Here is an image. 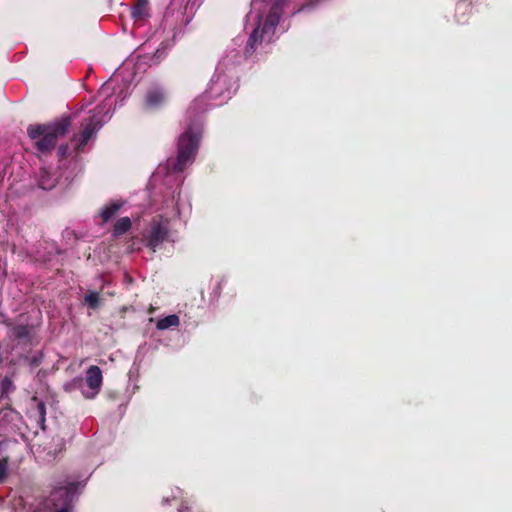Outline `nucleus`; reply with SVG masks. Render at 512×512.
Listing matches in <instances>:
<instances>
[{
	"label": "nucleus",
	"instance_id": "f257e3e1",
	"mask_svg": "<svg viewBox=\"0 0 512 512\" xmlns=\"http://www.w3.org/2000/svg\"><path fill=\"white\" fill-rule=\"evenodd\" d=\"M128 64L118 69L112 77L99 89L95 98V105L87 104L85 109L77 113L80 118L81 132L78 139L77 149H82L93 135L110 119L111 113L117 104L120 105L128 97L132 86V72L124 76Z\"/></svg>",
	"mask_w": 512,
	"mask_h": 512
},
{
	"label": "nucleus",
	"instance_id": "f03ea898",
	"mask_svg": "<svg viewBox=\"0 0 512 512\" xmlns=\"http://www.w3.org/2000/svg\"><path fill=\"white\" fill-rule=\"evenodd\" d=\"M284 0H253L246 17L245 30L249 32L246 52H254L263 42H270L279 22Z\"/></svg>",
	"mask_w": 512,
	"mask_h": 512
},
{
	"label": "nucleus",
	"instance_id": "7ed1b4c3",
	"mask_svg": "<svg viewBox=\"0 0 512 512\" xmlns=\"http://www.w3.org/2000/svg\"><path fill=\"white\" fill-rule=\"evenodd\" d=\"M234 58H236V55L226 56L219 61L207 90L192 102L189 108L191 113L204 111L208 107V105H203L204 100L209 99L215 102L214 105H220L230 99L236 92L238 85L235 72L236 60Z\"/></svg>",
	"mask_w": 512,
	"mask_h": 512
},
{
	"label": "nucleus",
	"instance_id": "20e7f679",
	"mask_svg": "<svg viewBox=\"0 0 512 512\" xmlns=\"http://www.w3.org/2000/svg\"><path fill=\"white\" fill-rule=\"evenodd\" d=\"M200 137V123L197 122L191 124L179 137L176 159H169L165 165H160L153 175L154 180L157 181L161 177H165L166 182H169L170 178L179 180L178 174L181 173L188 165L192 164L195 159Z\"/></svg>",
	"mask_w": 512,
	"mask_h": 512
},
{
	"label": "nucleus",
	"instance_id": "39448f33",
	"mask_svg": "<svg viewBox=\"0 0 512 512\" xmlns=\"http://www.w3.org/2000/svg\"><path fill=\"white\" fill-rule=\"evenodd\" d=\"M178 196L179 192L173 190L170 197L163 202L159 213L151 219L142 233L145 245L153 251L165 241H174L170 230V220L179 215Z\"/></svg>",
	"mask_w": 512,
	"mask_h": 512
},
{
	"label": "nucleus",
	"instance_id": "423d86ee",
	"mask_svg": "<svg viewBox=\"0 0 512 512\" xmlns=\"http://www.w3.org/2000/svg\"><path fill=\"white\" fill-rule=\"evenodd\" d=\"M83 487L81 482L64 479L58 481L43 503V510L47 512H72L71 503Z\"/></svg>",
	"mask_w": 512,
	"mask_h": 512
},
{
	"label": "nucleus",
	"instance_id": "0eeeda50",
	"mask_svg": "<svg viewBox=\"0 0 512 512\" xmlns=\"http://www.w3.org/2000/svg\"><path fill=\"white\" fill-rule=\"evenodd\" d=\"M70 127L68 119H62L51 125H31L28 135L35 142L37 149L44 153L54 148L58 138L67 133Z\"/></svg>",
	"mask_w": 512,
	"mask_h": 512
},
{
	"label": "nucleus",
	"instance_id": "6e6552de",
	"mask_svg": "<svg viewBox=\"0 0 512 512\" xmlns=\"http://www.w3.org/2000/svg\"><path fill=\"white\" fill-rule=\"evenodd\" d=\"M103 383L102 371L98 366H90L85 375L82 395L86 399H94L101 391Z\"/></svg>",
	"mask_w": 512,
	"mask_h": 512
},
{
	"label": "nucleus",
	"instance_id": "1a4fd4ad",
	"mask_svg": "<svg viewBox=\"0 0 512 512\" xmlns=\"http://www.w3.org/2000/svg\"><path fill=\"white\" fill-rule=\"evenodd\" d=\"M167 100L165 90L160 86H153L148 89L145 96V106L149 109H155L163 105Z\"/></svg>",
	"mask_w": 512,
	"mask_h": 512
},
{
	"label": "nucleus",
	"instance_id": "9d476101",
	"mask_svg": "<svg viewBox=\"0 0 512 512\" xmlns=\"http://www.w3.org/2000/svg\"><path fill=\"white\" fill-rule=\"evenodd\" d=\"M150 16L148 0H138V3L131 8V17L135 23H142Z\"/></svg>",
	"mask_w": 512,
	"mask_h": 512
},
{
	"label": "nucleus",
	"instance_id": "9b49d317",
	"mask_svg": "<svg viewBox=\"0 0 512 512\" xmlns=\"http://www.w3.org/2000/svg\"><path fill=\"white\" fill-rule=\"evenodd\" d=\"M180 324V319L177 315L172 314L161 318L156 323V328L158 330H166L172 327H177Z\"/></svg>",
	"mask_w": 512,
	"mask_h": 512
},
{
	"label": "nucleus",
	"instance_id": "f8f14e48",
	"mask_svg": "<svg viewBox=\"0 0 512 512\" xmlns=\"http://www.w3.org/2000/svg\"><path fill=\"white\" fill-rule=\"evenodd\" d=\"M38 184L40 188L50 190L56 185V179L47 170H41Z\"/></svg>",
	"mask_w": 512,
	"mask_h": 512
},
{
	"label": "nucleus",
	"instance_id": "ddd939ff",
	"mask_svg": "<svg viewBox=\"0 0 512 512\" xmlns=\"http://www.w3.org/2000/svg\"><path fill=\"white\" fill-rule=\"evenodd\" d=\"M131 227V220L129 217L119 219L114 226V235L120 236L127 232Z\"/></svg>",
	"mask_w": 512,
	"mask_h": 512
},
{
	"label": "nucleus",
	"instance_id": "4468645a",
	"mask_svg": "<svg viewBox=\"0 0 512 512\" xmlns=\"http://www.w3.org/2000/svg\"><path fill=\"white\" fill-rule=\"evenodd\" d=\"M121 203L113 202L107 206H105L101 211V217L103 221L110 220L115 213L120 209Z\"/></svg>",
	"mask_w": 512,
	"mask_h": 512
},
{
	"label": "nucleus",
	"instance_id": "2eb2a0df",
	"mask_svg": "<svg viewBox=\"0 0 512 512\" xmlns=\"http://www.w3.org/2000/svg\"><path fill=\"white\" fill-rule=\"evenodd\" d=\"M64 389L68 392L74 391V390H80L82 392L83 389V379L81 377H76L70 382L66 383L64 385Z\"/></svg>",
	"mask_w": 512,
	"mask_h": 512
},
{
	"label": "nucleus",
	"instance_id": "dca6fc26",
	"mask_svg": "<svg viewBox=\"0 0 512 512\" xmlns=\"http://www.w3.org/2000/svg\"><path fill=\"white\" fill-rule=\"evenodd\" d=\"M85 302L91 307L96 308L99 303V294L97 292H91L86 295Z\"/></svg>",
	"mask_w": 512,
	"mask_h": 512
},
{
	"label": "nucleus",
	"instance_id": "f3484780",
	"mask_svg": "<svg viewBox=\"0 0 512 512\" xmlns=\"http://www.w3.org/2000/svg\"><path fill=\"white\" fill-rule=\"evenodd\" d=\"M8 475V460L0 459V482H3Z\"/></svg>",
	"mask_w": 512,
	"mask_h": 512
},
{
	"label": "nucleus",
	"instance_id": "a211bd4d",
	"mask_svg": "<svg viewBox=\"0 0 512 512\" xmlns=\"http://www.w3.org/2000/svg\"><path fill=\"white\" fill-rule=\"evenodd\" d=\"M59 153L61 156H64L66 154V148L65 147H60L59 148Z\"/></svg>",
	"mask_w": 512,
	"mask_h": 512
}]
</instances>
